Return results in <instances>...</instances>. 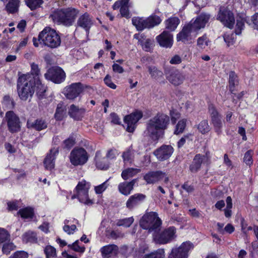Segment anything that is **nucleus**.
Listing matches in <instances>:
<instances>
[{"mask_svg":"<svg viewBox=\"0 0 258 258\" xmlns=\"http://www.w3.org/2000/svg\"><path fill=\"white\" fill-rule=\"evenodd\" d=\"M170 115L171 121L173 124L176 122V120L180 117V114L174 110L170 111Z\"/></svg>","mask_w":258,"mask_h":258,"instance_id":"63","label":"nucleus"},{"mask_svg":"<svg viewBox=\"0 0 258 258\" xmlns=\"http://www.w3.org/2000/svg\"><path fill=\"white\" fill-rule=\"evenodd\" d=\"M161 22L160 17L156 15H152L146 19L140 17H134L132 19L133 24L138 31L153 28L159 25Z\"/></svg>","mask_w":258,"mask_h":258,"instance_id":"7","label":"nucleus"},{"mask_svg":"<svg viewBox=\"0 0 258 258\" xmlns=\"http://www.w3.org/2000/svg\"><path fill=\"white\" fill-rule=\"evenodd\" d=\"M34 88L35 89L36 94L39 99L43 97L44 93L46 92V87L44 85L41 83L40 79H37L36 81H33Z\"/></svg>","mask_w":258,"mask_h":258,"instance_id":"33","label":"nucleus"},{"mask_svg":"<svg viewBox=\"0 0 258 258\" xmlns=\"http://www.w3.org/2000/svg\"><path fill=\"white\" fill-rule=\"evenodd\" d=\"M210 42L209 38L206 34L200 37L197 39V45L201 49H204Z\"/></svg>","mask_w":258,"mask_h":258,"instance_id":"43","label":"nucleus"},{"mask_svg":"<svg viewBox=\"0 0 258 258\" xmlns=\"http://www.w3.org/2000/svg\"><path fill=\"white\" fill-rule=\"evenodd\" d=\"M58 153V148H52L47 154L43 161V164L46 170H51L55 167V159Z\"/></svg>","mask_w":258,"mask_h":258,"instance_id":"20","label":"nucleus"},{"mask_svg":"<svg viewBox=\"0 0 258 258\" xmlns=\"http://www.w3.org/2000/svg\"><path fill=\"white\" fill-rule=\"evenodd\" d=\"M229 83L230 91L233 93L234 88L238 83L237 76L234 72H230Z\"/></svg>","mask_w":258,"mask_h":258,"instance_id":"41","label":"nucleus"},{"mask_svg":"<svg viewBox=\"0 0 258 258\" xmlns=\"http://www.w3.org/2000/svg\"><path fill=\"white\" fill-rule=\"evenodd\" d=\"M138 179H134L130 182L120 183L118 186L119 191L124 196L129 195L134 188L135 184L137 182Z\"/></svg>","mask_w":258,"mask_h":258,"instance_id":"25","label":"nucleus"},{"mask_svg":"<svg viewBox=\"0 0 258 258\" xmlns=\"http://www.w3.org/2000/svg\"><path fill=\"white\" fill-rule=\"evenodd\" d=\"M156 39L161 47L171 48L173 45V35L168 31H164Z\"/></svg>","mask_w":258,"mask_h":258,"instance_id":"19","label":"nucleus"},{"mask_svg":"<svg viewBox=\"0 0 258 258\" xmlns=\"http://www.w3.org/2000/svg\"><path fill=\"white\" fill-rule=\"evenodd\" d=\"M236 35V33L234 34L233 32H226L224 34L223 37L227 47H230L235 43Z\"/></svg>","mask_w":258,"mask_h":258,"instance_id":"36","label":"nucleus"},{"mask_svg":"<svg viewBox=\"0 0 258 258\" xmlns=\"http://www.w3.org/2000/svg\"><path fill=\"white\" fill-rule=\"evenodd\" d=\"M246 23L250 25L249 21L247 20V18H242L238 17L236 19V24L235 29V33L237 35H240L241 33V31L244 29V23Z\"/></svg>","mask_w":258,"mask_h":258,"instance_id":"35","label":"nucleus"},{"mask_svg":"<svg viewBox=\"0 0 258 258\" xmlns=\"http://www.w3.org/2000/svg\"><path fill=\"white\" fill-rule=\"evenodd\" d=\"M64 110L61 104H58L54 114V117L57 120H61L64 116Z\"/></svg>","mask_w":258,"mask_h":258,"instance_id":"50","label":"nucleus"},{"mask_svg":"<svg viewBox=\"0 0 258 258\" xmlns=\"http://www.w3.org/2000/svg\"><path fill=\"white\" fill-rule=\"evenodd\" d=\"M108 180L109 179H107L102 184L95 186L94 190L96 194H101L106 190L109 185Z\"/></svg>","mask_w":258,"mask_h":258,"instance_id":"54","label":"nucleus"},{"mask_svg":"<svg viewBox=\"0 0 258 258\" xmlns=\"http://www.w3.org/2000/svg\"><path fill=\"white\" fill-rule=\"evenodd\" d=\"M252 152L251 151H248L245 153L243 160L247 165H250L252 163Z\"/></svg>","mask_w":258,"mask_h":258,"instance_id":"59","label":"nucleus"},{"mask_svg":"<svg viewBox=\"0 0 258 258\" xmlns=\"http://www.w3.org/2000/svg\"><path fill=\"white\" fill-rule=\"evenodd\" d=\"M209 113L211 118V122L214 130L217 135H220L222 132L223 120L220 114L213 104L209 106Z\"/></svg>","mask_w":258,"mask_h":258,"instance_id":"10","label":"nucleus"},{"mask_svg":"<svg viewBox=\"0 0 258 258\" xmlns=\"http://www.w3.org/2000/svg\"><path fill=\"white\" fill-rule=\"evenodd\" d=\"M104 83L111 89H115L116 88V85L114 84L111 79V77L109 75H107L104 79Z\"/></svg>","mask_w":258,"mask_h":258,"instance_id":"61","label":"nucleus"},{"mask_svg":"<svg viewBox=\"0 0 258 258\" xmlns=\"http://www.w3.org/2000/svg\"><path fill=\"white\" fill-rule=\"evenodd\" d=\"M5 118L10 132L16 133L20 130L21 127L20 119L13 111L7 112Z\"/></svg>","mask_w":258,"mask_h":258,"instance_id":"18","label":"nucleus"},{"mask_svg":"<svg viewBox=\"0 0 258 258\" xmlns=\"http://www.w3.org/2000/svg\"><path fill=\"white\" fill-rule=\"evenodd\" d=\"M29 74L20 76L17 83L18 92L21 99L26 100L29 97H32L34 92V82Z\"/></svg>","mask_w":258,"mask_h":258,"instance_id":"4","label":"nucleus"},{"mask_svg":"<svg viewBox=\"0 0 258 258\" xmlns=\"http://www.w3.org/2000/svg\"><path fill=\"white\" fill-rule=\"evenodd\" d=\"M219 20L225 26L232 29L235 22L233 13L225 8H220L217 17Z\"/></svg>","mask_w":258,"mask_h":258,"instance_id":"15","label":"nucleus"},{"mask_svg":"<svg viewBox=\"0 0 258 258\" xmlns=\"http://www.w3.org/2000/svg\"><path fill=\"white\" fill-rule=\"evenodd\" d=\"M100 251L102 258H110L117 255L119 248L115 244H108L102 247Z\"/></svg>","mask_w":258,"mask_h":258,"instance_id":"22","label":"nucleus"},{"mask_svg":"<svg viewBox=\"0 0 258 258\" xmlns=\"http://www.w3.org/2000/svg\"><path fill=\"white\" fill-rule=\"evenodd\" d=\"M27 125L28 128L40 131L45 129L47 127V123L44 119L41 118L34 121L30 119L28 120Z\"/></svg>","mask_w":258,"mask_h":258,"instance_id":"28","label":"nucleus"},{"mask_svg":"<svg viewBox=\"0 0 258 258\" xmlns=\"http://www.w3.org/2000/svg\"><path fill=\"white\" fill-rule=\"evenodd\" d=\"M16 246L12 242H5L3 246L2 251L4 253L8 254L10 253L11 251L15 249Z\"/></svg>","mask_w":258,"mask_h":258,"instance_id":"55","label":"nucleus"},{"mask_svg":"<svg viewBox=\"0 0 258 258\" xmlns=\"http://www.w3.org/2000/svg\"><path fill=\"white\" fill-rule=\"evenodd\" d=\"M134 156V153L130 150L125 152L122 154L124 161L132 162Z\"/></svg>","mask_w":258,"mask_h":258,"instance_id":"58","label":"nucleus"},{"mask_svg":"<svg viewBox=\"0 0 258 258\" xmlns=\"http://www.w3.org/2000/svg\"><path fill=\"white\" fill-rule=\"evenodd\" d=\"M46 258H55L56 251L55 248L51 245H47L44 249Z\"/></svg>","mask_w":258,"mask_h":258,"instance_id":"44","label":"nucleus"},{"mask_svg":"<svg viewBox=\"0 0 258 258\" xmlns=\"http://www.w3.org/2000/svg\"><path fill=\"white\" fill-rule=\"evenodd\" d=\"M10 240V235L9 232L5 229L0 228V244Z\"/></svg>","mask_w":258,"mask_h":258,"instance_id":"51","label":"nucleus"},{"mask_svg":"<svg viewBox=\"0 0 258 258\" xmlns=\"http://www.w3.org/2000/svg\"><path fill=\"white\" fill-rule=\"evenodd\" d=\"M165 252L163 249H158L156 251L146 255L144 258H164Z\"/></svg>","mask_w":258,"mask_h":258,"instance_id":"48","label":"nucleus"},{"mask_svg":"<svg viewBox=\"0 0 258 258\" xmlns=\"http://www.w3.org/2000/svg\"><path fill=\"white\" fill-rule=\"evenodd\" d=\"M186 126V120L185 119H181L178 121L177 125H176V128L174 131V134L178 135L180 133H182Z\"/></svg>","mask_w":258,"mask_h":258,"instance_id":"53","label":"nucleus"},{"mask_svg":"<svg viewBox=\"0 0 258 258\" xmlns=\"http://www.w3.org/2000/svg\"><path fill=\"white\" fill-rule=\"evenodd\" d=\"M120 13L122 17L128 18L130 17L128 5H123L120 9Z\"/></svg>","mask_w":258,"mask_h":258,"instance_id":"57","label":"nucleus"},{"mask_svg":"<svg viewBox=\"0 0 258 258\" xmlns=\"http://www.w3.org/2000/svg\"><path fill=\"white\" fill-rule=\"evenodd\" d=\"M84 90V87L82 83H74L66 86L62 92L63 95L69 100H74L78 97Z\"/></svg>","mask_w":258,"mask_h":258,"instance_id":"14","label":"nucleus"},{"mask_svg":"<svg viewBox=\"0 0 258 258\" xmlns=\"http://www.w3.org/2000/svg\"><path fill=\"white\" fill-rule=\"evenodd\" d=\"M19 0H10L6 6L7 11L10 13H14L18 11L19 6Z\"/></svg>","mask_w":258,"mask_h":258,"instance_id":"39","label":"nucleus"},{"mask_svg":"<svg viewBox=\"0 0 258 258\" xmlns=\"http://www.w3.org/2000/svg\"><path fill=\"white\" fill-rule=\"evenodd\" d=\"M143 117V113L136 110L124 117V122L126 124V131L129 133H133L136 128L137 122Z\"/></svg>","mask_w":258,"mask_h":258,"instance_id":"16","label":"nucleus"},{"mask_svg":"<svg viewBox=\"0 0 258 258\" xmlns=\"http://www.w3.org/2000/svg\"><path fill=\"white\" fill-rule=\"evenodd\" d=\"M165 176V173L161 171H150L144 176L147 184H154L160 181Z\"/></svg>","mask_w":258,"mask_h":258,"instance_id":"24","label":"nucleus"},{"mask_svg":"<svg viewBox=\"0 0 258 258\" xmlns=\"http://www.w3.org/2000/svg\"><path fill=\"white\" fill-rule=\"evenodd\" d=\"M96 167L100 169H107L108 167L107 164L104 162V158H101V153L97 152L95 157Z\"/></svg>","mask_w":258,"mask_h":258,"instance_id":"37","label":"nucleus"},{"mask_svg":"<svg viewBox=\"0 0 258 258\" xmlns=\"http://www.w3.org/2000/svg\"><path fill=\"white\" fill-rule=\"evenodd\" d=\"M93 24L92 19L87 13H85L80 16L77 22V26L84 29L87 33H89V30L93 25Z\"/></svg>","mask_w":258,"mask_h":258,"instance_id":"21","label":"nucleus"},{"mask_svg":"<svg viewBox=\"0 0 258 258\" xmlns=\"http://www.w3.org/2000/svg\"><path fill=\"white\" fill-rule=\"evenodd\" d=\"M141 172V169L139 168H128L123 170L121 173L122 178L126 180L132 178Z\"/></svg>","mask_w":258,"mask_h":258,"instance_id":"32","label":"nucleus"},{"mask_svg":"<svg viewBox=\"0 0 258 258\" xmlns=\"http://www.w3.org/2000/svg\"><path fill=\"white\" fill-rule=\"evenodd\" d=\"M79 13L78 9L69 7L54 11L50 17L53 22L69 27L73 25Z\"/></svg>","mask_w":258,"mask_h":258,"instance_id":"3","label":"nucleus"},{"mask_svg":"<svg viewBox=\"0 0 258 258\" xmlns=\"http://www.w3.org/2000/svg\"><path fill=\"white\" fill-rule=\"evenodd\" d=\"M9 258H28V254L24 251H17L12 254Z\"/></svg>","mask_w":258,"mask_h":258,"instance_id":"56","label":"nucleus"},{"mask_svg":"<svg viewBox=\"0 0 258 258\" xmlns=\"http://www.w3.org/2000/svg\"><path fill=\"white\" fill-rule=\"evenodd\" d=\"M146 196L142 194H136L131 196L126 203V206L129 209L133 208L144 201Z\"/></svg>","mask_w":258,"mask_h":258,"instance_id":"26","label":"nucleus"},{"mask_svg":"<svg viewBox=\"0 0 258 258\" xmlns=\"http://www.w3.org/2000/svg\"><path fill=\"white\" fill-rule=\"evenodd\" d=\"M40 43L51 48H56L61 43L60 37L56 31L50 27H45L38 35Z\"/></svg>","mask_w":258,"mask_h":258,"instance_id":"5","label":"nucleus"},{"mask_svg":"<svg viewBox=\"0 0 258 258\" xmlns=\"http://www.w3.org/2000/svg\"><path fill=\"white\" fill-rule=\"evenodd\" d=\"M69 158L70 162L74 166H82L87 162L89 155L84 148L76 147L71 152Z\"/></svg>","mask_w":258,"mask_h":258,"instance_id":"8","label":"nucleus"},{"mask_svg":"<svg viewBox=\"0 0 258 258\" xmlns=\"http://www.w3.org/2000/svg\"><path fill=\"white\" fill-rule=\"evenodd\" d=\"M194 248V245L189 241L183 242L178 247L173 248L169 258H187L188 252Z\"/></svg>","mask_w":258,"mask_h":258,"instance_id":"17","label":"nucleus"},{"mask_svg":"<svg viewBox=\"0 0 258 258\" xmlns=\"http://www.w3.org/2000/svg\"><path fill=\"white\" fill-rule=\"evenodd\" d=\"M169 121L170 118L167 115L158 113L148 121L144 133L153 141H157L163 136Z\"/></svg>","mask_w":258,"mask_h":258,"instance_id":"1","label":"nucleus"},{"mask_svg":"<svg viewBox=\"0 0 258 258\" xmlns=\"http://www.w3.org/2000/svg\"><path fill=\"white\" fill-rule=\"evenodd\" d=\"M90 187V183L85 180H82L78 183L76 190L77 192V198L81 203L86 205L93 204L92 201L89 199L88 192Z\"/></svg>","mask_w":258,"mask_h":258,"instance_id":"9","label":"nucleus"},{"mask_svg":"<svg viewBox=\"0 0 258 258\" xmlns=\"http://www.w3.org/2000/svg\"><path fill=\"white\" fill-rule=\"evenodd\" d=\"M18 214L24 219L32 218L33 215V211L31 208L27 207L20 209L18 211Z\"/></svg>","mask_w":258,"mask_h":258,"instance_id":"42","label":"nucleus"},{"mask_svg":"<svg viewBox=\"0 0 258 258\" xmlns=\"http://www.w3.org/2000/svg\"><path fill=\"white\" fill-rule=\"evenodd\" d=\"M134 219L133 217H131L118 220L116 223V225L118 226H122L125 227H128L132 224V223L134 222Z\"/></svg>","mask_w":258,"mask_h":258,"instance_id":"52","label":"nucleus"},{"mask_svg":"<svg viewBox=\"0 0 258 258\" xmlns=\"http://www.w3.org/2000/svg\"><path fill=\"white\" fill-rule=\"evenodd\" d=\"M110 117L112 123L116 124H120L121 123L120 118L116 113H111L110 114Z\"/></svg>","mask_w":258,"mask_h":258,"instance_id":"62","label":"nucleus"},{"mask_svg":"<svg viewBox=\"0 0 258 258\" xmlns=\"http://www.w3.org/2000/svg\"><path fill=\"white\" fill-rule=\"evenodd\" d=\"M78 242V240H76L72 244H69V247L72 248L74 250L76 251L83 252L85 251V247H80V246H79Z\"/></svg>","mask_w":258,"mask_h":258,"instance_id":"60","label":"nucleus"},{"mask_svg":"<svg viewBox=\"0 0 258 258\" xmlns=\"http://www.w3.org/2000/svg\"><path fill=\"white\" fill-rule=\"evenodd\" d=\"M206 159L208 160V158L205 156L200 154L196 155L191 164L190 165V170L192 172H197L201 168L202 164L205 162Z\"/></svg>","mask_w":258,"mask_h":258,"instance_id":"29","label":"nucleus"},{"mask_svg":"<svg viewBox=\"0 0 258 258\" xmlns=\"http://www.w3.org/2000/svg\"><path fill=\"white\" fill-rule=\"evenodd\" d=\"M147 68L152 79L157 80L163 76L162 71L155 66H148Z\"/></svg>","mask_w":258,"mask_h":258,"instance_id":"34","label":"nucleus"},{"mask_svg":"<svg viewBox=\"0 0 258 258\" xmlns=\"http://www.w3.org/2000/svg\"><path fill=\"white\" fill-rule=\"evenodd\" d=\"M2 104L8 109H13L15 106L14 100L9 95H5L2 102Z\"/></svg>","mask_w":258,"mask_h":258,"instance_id":"45","label":"nucleus"},{"mask_svg":"<svg viewBox=\"0 0 258 258\" xmlns=\"http://www.w3.org/2000/svg\"><path fill=\"white\" fill-rule=\"evenodd\" d=\"M85 111L83 108H80L75 105L72 104L69 108L68 114L74 119L79 120L83 117Z\"/></svg>","mask_w":258,"mask_h":258,"instance_id":"27","label":"nucleus"},{"mask_svg":"<svg viewBox=\"0 0 258 258\" xmlns=\"http://www.w3.org/2000/svg\"><path fill=\"white\" fill-rule=\"evenodd\" d=\"M210 17L211 16L209 14L202 13L200 14L194 21H191L187 25L183 27L181 31L177 35V41L183 43L187 42L191 33L204 28Z\"/></svg>","mask_w":258,"mask_h":258,"instance_id":"2","label":"nucleus"},{"mask_svg":"<svg viewBox=\"0 0 258 258\" xmlns=\"http://www.w3.org/2000/svg\"><path fill=\"white\" fill-rule=\"evenodd\" d=\"M161 220L155 212H150L144 215L140 221V226L149 232L156 233L160 229Z\"/></svg>","mask_w":258,"mask_h":258,"instance_id":"6","label":"nucleus"},{"mask_svg":"<svg viewBox=\"0 0 258 258\" xmlns=\"http://www.w3.org/2000/svg\"><path fill=\"white\" fill-rule=\"evenodd\" d=\"M173 151V149L172 146H160L154 151V154L158 160L163 161L168 159Z\"/></svg>","mask_w":258,"mask_h":258,"instance_id":"23","label":"nucleus"},{"mask_svg":"<svg viewBox=\"0 0 258 258\" xmlns=\"http://www.w3.org/2000/svg\"><path fill=\"white\" fill-rule=\"evenodd\" d=\"M31 73L33 76V77H31V79H33V81L39 79V76H40V70L38 65L34 62L31 64Z\"/></svg>","mask_w":258,"mask_h":258,"instance_id":"40","label":"nucleus"},{"mask_svg":"<svg viewBox=\"0 0 258 258\" xmlns=\"http://www.w3.org/2000/svg\"><path fill=\"white\" fill-rule=\"evenodd\" d=\"M64 145H74L78 144V145H87L89 142L87 140H82L79 136L75 134H72L66 140L63 141Z\"/></svg>","mask_w":258,"mask_h":258,"instance_id":"30","label":"nucleus"},{"mask_svg":"<svg viewBox=\"0 0 258 258\" xmlns=\"http://www.w3.org/2000/svg\"><path fill=\"white\" fill-rule=\"evenodd\" d=\"M198 130L202 134H205L210 131V127L207 120L201 121L198 125Z\"/></svg>","mask_w":258,"mask_h":258,"instance_id":"46","label":"nucleus"},{"mask_svg":"<svg viewBox=\"0 0 258 258\" xmlns=\"http://www.w3.org/2000/svg\"><path fill=\"white\" fill-rule=\"evenodd\" d=\"M44 77L46 79L51 81L55 84H60L64 81L66 74L61 68L53 67L47 71L44 74Z\"/></svg>","mask_w":258,"mask_h":258,"instance_id":"11","label":"nucleus"},{"mask_svg":"<svg viewBox=\"0 0 258 258\" xmlns=\"http://www.w3.org/2000/svg\"><path fill=\"white\" fill-rule=\"evenodd\" d=\"M112 70L114 72L119 74H121L124 72L123 68L117 63H114L112 65Z\"/></svg>","mask_w":258,"mask_h":258,"instance_id":"64","label":"nucleus"},{"mask_svg":"<svg viewBox=\"0 0 258 258\" xmlns=\"http://www.w3.org/2000/svg\"><path fill=\"white\" fill-rule=\"evenodd\" d=\"M27 6L31 10H34L40 7L43 2L42 0H25Z\"/></svg>","mask_w":258,"mask_h":258,"instance_id":"49","label":"nucleus"},{"mask_svg":"<svg viewBox=\"0 0 258 258\" xmlns=\"http://www.w3.org/2000/svg\"><path fill=\"white\" fill-rule=\"evenodd\" d=\"M139 44L142 46L143 50L149 52L152 47V41L150 39L144 38L143 40H139Z\"/></svg>","mask_w":258,"mask_h":258,"instance_id":"47","label":"nucleus"},{"mask_svg":"<svg viewBox=\"0 0 258 258\" xmlns=\"http://www.w3.org/2000/svg\"><path fill=\"white\" fill-rule=\"evenodd\" d=\"M176 229L174 227L165 229L161 233L153 234V239L156 243L164 244L171 241L175 237Z\"/></svg>","mask_w":258,"mask_h":258,"instance_id":"13","label":"nucleus"},{"mask_svg":"<svg viewBox=\"0 0 258 258\" xmlns=\"http://www.w3.org/2000/svg\"><path fill=\"white\" fill-rule=\"evenodd\" d=\"M180 23L177 17H171L165 21V28L170 31H174Z\"/></svg>","mask_w":258,"mask_h":258,"instance_id":"31","label":"nucleus"},{"mask_svg":"<svg viewBox=\"0 0 258 258\" xmlns=\"http://www.w3.org/2000/svg\"><path fill=\"white\" fill-rule=\"evenodd\" d=\"M22 239L25 243H35L37 240L35 233L32 231L25 233L22 236Z\"/></svg>","mask_w":258,"mask_h":258,"instance_id":"38","label":"nucleus"},{"mask_svg":"<svg viewBox=\"0 0 258 258\" xmlns=\"http://www.w3.org/2000/svg\"><path fill=\"white\" fill-rule=\"evenodd\" d=\"M164 75L166 79L174 86L181 84L185 79L184 76L178 70L170 67L164 68Z\"/></svg>","mask_w":258,"mask_h":258,"instance_id":"12","label":"nucleus"}]
</instances>
